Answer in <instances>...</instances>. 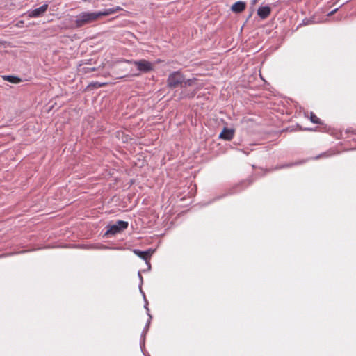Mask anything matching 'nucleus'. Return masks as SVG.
I'll use <instances>...</instances> for the list:
<instances>
[{
  "mask_svg": "<svg viewBox=\"0 0 356 356\" xmlns=\"http://www.w3.org/2000/svg\"><path fill=\"white\" fill-rule=\"evenodd\" d=\"M140 289H141V284L140 285ZM140 291H141V293H143V296H145V293H143V291H142V290H140Z\"/></svg>",
  "mask_w": 356,
  "mask_h": 356,
  "instance_id": "6ab92c4d",
  "label": "nucleus"
},
{
  "mask_svg": "<svg viewBox=\"0 0 356 356\" xmlns=\"http://www.w3.org/2000/svg\"><path fill=\"white\" fill-rule=\"evenodd\" d=\"M310 120L314 124H320L319 118L312 112L310 113Z\"/></svg>",
  "mask_w": 356,
  "mask_h": 356,
  "instance_id": "f8f14e48",
  "label": "nucleus"
},
{
  "mask_svg": "<svg viewBox=\"0 0 356 356\" xmlns=\"http://www.w3.org/2000/svg\"><path fill=\"white\" fill-rule=\"evenodd\" d=\"M22 24H23V21H19V22L17 23V26H18L19 27H21V26H22L21 25H22Z\"/></svg>",
  "mask_w": 356,
  "mask_h": 356,
  "instance_id": "a211bd4d",
  "label": "nucleus"
},
{
  "mask_svg": "<svg viewBox=\"0 0 356 356\" xmlns=\"http://www.w3.org/2000/svg\"><path fill=\"white\" fill-rule=\"evenodd\" d=\"M153 250H148L147 251H140L139 250H134V253L140 258L144 259L148 265V269H150V264L147 262V260L153 253Z\"/></svg>",
  "mask_w": 356,
  "mask_h": 356,
  "instance_id": "423d86ee",
  "label": "nucleus"
},
{
  "mask_svg": "<svg viewBox=\"0 0 356 356\" xmlns=\"http://www.w3.org/2000/svg\"><path fill=\"white\" fill-rule=\"evenodd\" d=\"M121 10H122V8L120 7L116 6V7H113L111 8L105 9L103 11H99V12H97V13L98 15V17L99 18L102 16H107V15L113 14V13H116L117 11Z\"/></svg>",
  "mask_w": 356,
  "mask_h": 356,
  "instance_id": "9d476101",
  "label": "nucleus"
},
{
  "mask_svg": "<svg viewBox=\"0 0 356 356\" xmlns=\"http://www.w3.org/2000/svg\"><path fill=\"white\" fill-rule=\"evenodd\" d=\"M140 289H141V284L140 285ZM140 291H141V293H143V296H145V293H143V291H142V290H140Z\"/></svg>",
  "mask_w": 356,
  "mask_h": 356,
  "instance_id": "aec40b11",
  "label": "nucleus"
},
{
  "mask_svg": "<svg viewBox=\"0 0 356 356\" xmlns=\"http://www.w3.org/2000/svg\"><path fill=\"white\" fill-rule=\"evenodd\" d=\"M128 227V222L126 221L118 220L116 223L109 226L108 229L106 232V235H115L121 231L127 229Z\"/></svg>",
  "mask_w": 356,
  "mask_h": 356,
  "instance_id": "7ed1b4c3",
  "label": "nucleus"
},
{
  "mask_svg": "<svg viewBox=\"0 0 356 356\" xmlns=\"http://www.w3.org/2000/svg\"><path fill=\"white\" fill-rule=\"evenodd\" d=\"M137 69L142 72H148L152 70L153 64L146 60L133 61Z\"/></svg>",
  "mask_w": 356,
  "mask_h": 356,
  "instance_id": "39448f33",
  "label": "nucleus"
},
{
  "mask_svg": "<svg viewBox=\"0 0 356 356\" xmlns=\"http://www.w3.org/2000/svg\"><path fill=\"white\" fill-rule=\"evenodd\" d=\"M97 12H83L76 17L74 23L76 27H81L87 24L92 22L98 19Z\"/></svg>",
  "mask_w": 356,
  "mask_h": 356,
  "instance_id": "f257e3e1",
  "label": "nucleus"
},
{
  "mask_svg": "<svg viewBox=\"0 0 356 356\" xmlns=\"http://www.w3.org/2000/svg\"><path fill=\"white\" fill-rule=\"evenodd\" d=\"M256 1H257V0H253V1H252V3H256Z\"/></svg>",
  "mask_w": 356,
  "mask_h": 356,
  "instance_id": "412c9836",
  "label": "nucleus"
},
{
  "mask_svg": "<svg viewBox=\"0 0 356 356\" xmlns=\"http://www.w3.org/2000/svg\"><path fill=\"white\" fill-rule=\"evenodd\" d=\"M184 76L179 71L170 73L167 80V84L170 88L183 87Z\"/></svg>",
  "mask_w": 356,
  "mask_h": 356,
  "instance_id": "f03ea898",
  "label": "nucleus"
},
{
  "mask_svg": "<svg viewBox=\"0 0 356 356\" xmlns=\"http://www.w3.org/2000/svg\"><path fill=\"white\" fill-rule=\"evenodd\" d=\"M194 82L193 79H184V82L183 83V87L192 86Z\"/></svg>",
  "mask_w": 356,
  "mask_h": 356,
  "instance_id": "ddd939ff",
  "label": "nucleus"
},
{
  "mask_svg": "<svg viewBox=\"0 0 356 356\" xmlns=\"http://www.w3.org/2000/svg\"><path fill=\"white\" fill-rule=\"evenodd\" d=\"M271 13V8L269 6H261L257 10V14L262 19L267 18Z\"/></svg>",
  "mask_w": 356,
  "mask_h": 356,
  "instance_id": "6e6552de",
  "label": "nucleus"
},
{
  "mask_svg": "<svg viewBox=\"0 0 356 356\" xmlns=\"http://www.w3.org/2000/svg\"><path fill=\"white\" fill-rule=\"evenodd\" d=\"M138 277L140 280V284H142V283H143V277H142L140 272H138Z\"/></svg>",
  "mask_w": 356,
  "mask_h": 356,
  "instance_id": "2eb2a0df",
  "label": "nucleus"
},
{
  "mask_svg": "<svg viewBox=\"0 0 356 356\" xmlns=\"http://www.w3.org/2000/svg\"><path fill=\"white\" fill-rule=\"evenodd\" d=\"M22 24H23V21H19V22L17 23V26H18L19 27H21V26H22L21 25H22Z\"/></svg>",
  "mask_w": 356,
  "mask_h": 356,
  "instance_id": "f3484780",
  "label": "nucleus"
},
{
  "mask_svg": "<svg viewBox=\"0 0 356 356\" xmlns=\"http://www.w3.org/2000/svg\"><path fill=\"white\" fill-rule=\"evenodd\" d=\"M234 134V129L224 128L222 132L220 134L219 138L226 140H230L233 138Z\"/></svg>",
  "mask_w": 356,
  "mask_h": 356,
  "instance_id": "0eeeda50",
  "label": "nucleus"
},
{
  "mask_svg": "<svg viewBox=\"0 0 356 356\" xmlns=\"http://www.w3.org/2000/svg\"><path fill=\"white\" fill-rule=\"evenodd\" d=\"M3 80L13 83H19V82H21V79L15 76H3Z\"/></svg>",
  "mask_w": 356,
  "mask_h": 356,
  "instance_id": "9b49d317",
  "label": "nucleus"
},
{
  "mask_svg": "<svg viewBox=\"0 0 356 356\" xmlns=\"http://www.w3.org/2000/svg\"><path fill=\"white\" fill-rule=\"evenodd\" d=\"M337 10V8L333 10L332 11H331L330 13H328L327 16L332 15Z\"/></svg>",
  "mask_w": 356,
  "mask_h": 356,
  "instance_id": "dca6fc26",
  "label": "nucleus"
},
{
  "mask_svg": "<svg viewBox=\"0 0 356 356\" xmlns=\"http://www.w3.org/2000/svg\"><path fill=\"white\" fill-rule=\"evenodd\" d=\"M245 7H246V3L244 1H239L234 3L232 6L231 10L234 13H241L242 11H243L245 10Z\"/></svg>",
  "mask_w": 356,
  "mask_h": 356,
  "instance_id": "1a4fd4ad",
  "label": "nucleus"
},
{
  "mask_svg": "<svg viewBox=\"0 0 356 356\" xmlns=\"http://www.w3.org/2000/svg\"><path fill=\"white\" fill-rule=\"evenodd\" d=\"M148 316H149V320L147 321V325H146V328H147V329H148V327H149V323H150V320H151V318H152V316H151V315H150L149 313H148Z\"/></svg>",
  "mask_w": 356,
  "mask_h": 356,
  "instance_id": "4468645a",
  "label": "nucleus"
},
{
  "mask_svg": "<svg viewBox=\"0 0 356 356\" xmlns=\"http://www.w3.org/2000/svg\"><path fill=\"white\" fill-rule=\"evenodd\" d=\"M49 5L47 3L43 4L39 8L29 10L26 15L31 18H36L42 17L44 15L48 9Z\"/></svg>",
  "mask_w": 356,
  "mask_h": 356,
  "instance_id": "20e7f679",
  "label": "nucleus"
}]
</instances>
